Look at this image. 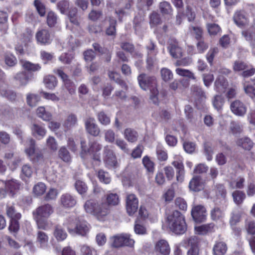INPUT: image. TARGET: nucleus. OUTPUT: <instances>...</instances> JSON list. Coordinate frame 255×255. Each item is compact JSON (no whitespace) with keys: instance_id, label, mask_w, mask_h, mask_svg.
Masks as SVG:
<instances>
[{"instance_id":"obj_28","label":"nucleus","mask_w":255,"mask_h":255,"mask_svg":"<svg viewBox=\"0 0 255 255\" xmlns=\"http://www.w3.org/2000/svg\"><path fill=\"white\" fill-rule=\"evenodd\" d=\"M125 138L129 142H135L138 137V132L134 129L127 128L124 131Z\"/></svg>"},{"instance_id":"obj_7","label":"nucleus","mask_w":255,"mask_h":255,"mask_svg":"<svg viewBox=\"0 0 255 255\" xmlns=\"http://www.w3.org/2000/svg\"><path fill=\"white\" fill-rule=\"evenodd\" d=\"M184 244L189 248L187 255H200L202 239L196 236H191L184 240Z\"/></svg>"},{"instance_id":"obj_31","label":"nucleus","mask_w":255,"mask_h":255,"mask_svg":"<svg viewBox=\"0 0 255 255\" xmlns=\"http://www.w3.org/2000/svg\"><path fill=\"white\" fill-rule=\"evenodd\" d=\"M20 219L13 218L9 219L8 230V231L14 236H16L20 230Z\"/></svg>"},{"instance_id":"obj_18","label":"nucleus","mask_w":255,"mask_h":255,"mask_svg":"<svg viewBox=\"0 0 255 255\" xmlns=\"http://www.w3.org/2000/svg\"><path fill=\"white\" fill-rule=\"evenodd\" d=\"M167 50L172 57L175 59L180 58L183 56V50L179 46L178 42L176 41L171 42L168 44Z\"/></svg>"},{"instance_id":"obj_49","label":"nucleus","mask_w":255,"mask_h":255,"mask_svg":"<svg viewBox=\"0 0 255 255\" xmlns=\"http://www.w3.org/2000/svg\"><path fill=\"white\" fill-rule=\"evenodd\" d=\"M36 114L38 117L44 121H49L51 119V115L50 113L46 111L43 107H39L36 110Z\"/></svg>"},{"instance_id":"obj_43","label":"nucleus","mask_w":255,"mask_h":255,"mask_svg":"<svg viewBox=\"0 0 255 255\" xmlns=\"http://www.w3.org/2000/svg\"><path fill=\"white\" fill-rule=\"evenodd\" d=\"M58 16L56 13L52 11L48 12L46 18V22L50 27L55 26L57 22Z\"/></svg>"},{"instance_id":"obj_48","label":"nucleus","mask_w":255,"mask_h":255,"mask_svg":"<svg viewBox=\"0 0 255 255\" xmlns=\"http://www.w3.org/2000/svg\"><path fill=\"white\" fill-rule=\"evenodd\" d=\"M33 5L35 7L37 12L41 17H43L46 14V6L40 0H35Z\"/></svg>"},{"instance_id":"obj_42","label":"nucleus","mask_w":255,"mask_h":255,"mask_svg":"<svg viewBox=\"0 0 255 255\" xmlns=\"http://www.w3.org/2000/svg\"><path fill=\"white\" fill-rule=\"evenodd\" d=\"M4 60L5 64L9 67H14L17 63L16 57L12 53H5Z\"/></svg>"},{"instance_id":"obj_2","label":"nucleus","mask_w":255,"mask_h":255,"mask_svg":"<svg viewBox=\"0 0 255 255\" xmlns=\"http://www.w3.org/2000/svg\"><path fill=\"white\" fill-rule=\"evenodd\" d=\"M105 202L99 203L97 200L90 199L86 201L84 208L87 213L96 217L98 220L103 221L110 213V209H108Z\"/></svg>"},{"instance_id":"obj_50","label":"nucleus","mask_w":255,"mask_h":255,"mask_svg":"<svg viewBox=\"0 0 255 255\" xmlns=\"http://www.w3.org/2000/svg\"><path fill=\"white\" fill-rule=\"evenodd\" d=\"M46 186L42 182H38L33 188V192L36 196L42 195L46 191Z\"/></svg>"},{"instance_id":"obj_57","label":"nucleus","mask_w":255,"mask_h":255,"mask_svg":"<svg viewBox=\"0 0 255 255\" xmlns=\"http://www.w3.org/2000/svg\"><path fill=\"white\" fill-rule=\"evenodd\" d=\"M33 173V168L31 166L28 164H24L21 167V173L20 174L22 178H30Z\"/></svg>"},{"instance_id":"obj_17","label":"nucleus","mask_w":255,"mask_h":255,"mask_svg":"<svg viewBox=\"0 0 255 255\" xmlns=\"http://www.w3.org/2000/svg\"><path fill=\"white\" fill-rule=\"evenodd\" d=\"M230 109L234 115L239 117L244 116L247 111L246 105L239 100H236L231 104Z\"/></svg>"},{"instance_id":"obj_61","label":"nucleus","mask_w":255,"mask_h":255,"mask_svg":"<svg viewBox=\"0 0 255 255\" xmlns=\"http://www.w3.org/2000/svg\"><path fill=\"white\" fill-rule=\"evenodd\" d=\"M69 1L67 0H60L57 4L58 9L62 14H64L68 11L69 9Z\"/></svg>"},{"instance_id":"obj_36","label":"nucleus","mask_w":255,"mask_h":255,"mask_svg":"<svg viewBox=\"0 0 255 255\" xmlns=\"http://www.w3.org/2000/svg\"><path fill=\"white\" fill-rule=\"evenodd\" d=\"M44 83L46 87L53 90L57 85V80L53 75H47L44 78Z\"/></svg>"},{"instance_id":"obj_63","label":"nucleus","mask_w":255,"mask_h":255,"mask_svg":"<svg viewBox=\"0 0 255 255\" xmlns=\"http://www.w3.org/2000/svg\"><path fill=\"white\" fill-rule=\"evenodd\" d=\"M207 28L209 34L211 35H216L221 30L219 25L215 23H208Z\"/></svg>"},{"instance_id":"obj_23","label":"nucleus","mask_w":255,"mask_h":255,"mask_svg":"<svg viewBox=\"0 0 255 255\" xmlns=\"http://www.w3.org/2000/svg\"><path fill=\"white\" fill-rule=\"evenodd\" d=\"M5 214L9 219H21L22 215L20 212L17 211L15 204L14 203H7L5 206Z\"/></svg>"},{"instance_id":"obj_1","label":"nucleus","mask_w":255,"mask_h":255,"mask_svg":"<svg viewBox=\"0 0 255 255\" xmlns=\"http://www.w3.org/2000/svg\"><path fill=\"white\" fill-rule=\"evenodd\" d=\"M102 148V145L97 140L92 139L89 140L87 143L84 139L80 140V157L85 159L88 156H90L93 161L101 162L100 151Z\"/></svg>"},{"instance_id":"obj_62","label":"nucleus","mask_w":255,"mask_h":255,"mask_svg":"<svg viewBox=\"0 0 255 255\" xmlns=\"http://www.w3.org/2000/svg\"><path fill=\"white\" fill-rule=\"evenodd\" d=\"M74 57L73 53H63L59 57V60L63 64H69L71 63Z\"/></svg>"},{"instance_id":"obj_22","label":"nucleus","mask_w":255,"mask_h":255,"mask_svg":"<svg viewBox=\"0 0 255 255\" xmlns=\"http://www.w3.org/2000/svg\"><path fill=\"white\" fill-rule=\"evenodd\" d=\"M93 118H89L85 121V128L87 132L94 136H98L100 130L97 125L94 123Z\"/></svg>"},{"instance_id":"obj_59","label":"nucleus","mask_w":255,"mask_h":255,"mask_svg":"<svg viewBox=\"0 0 255 255\" xmlns=\"http://www.w3.org/2000/svg\"><path fill=\"white\" fill-rule=\"evenodd\" d=\"M162 79L165 82H167L173 79V75L172 71L166 68H163L160 70Z\"/></svg>"},{"instance_id":"obj_11","label":"nucleus","mask_w":255,"mask_h":255,"mask_svg":"<svg viewBox=\"0 0 255 255\" xmlns=\"http://www.w3.org/2000/svg\"><path fill=\"white\" fill-rule=\"evenodd\" d=\"M126 210L129 216L136 212L138 208V199L134 194H128L126 196Z\"/></svg>"},{"instance_id":"obj_45","label":"nucleus","mask_w":255,"mask_h":255,"mask_svg":"<svg viewBox=\"0 0 255 255\" xmlns=\"http://www.w3.org/2000/svg\"><path fill=\"white\" fill-rule=\"evenodd\" d=\"M33 218L36 223L38 229L43 230H46L47 229L48 227V223L47 220V218L35 216H33Z\"/></svg>"},{"instance_id":"obj_55","label":"nucleus","mask_w":255,"mask_h":255,"mask_svg":"<svg viewBox=\"0 0 255 255\" xmlns=\"http://www.w3.org/2000/svg\"><path fill=\"white\" fill-rule=\"evenodd\" d=\"M75 187L77 191L81 195L86 193L88 190L86 184L80 180H78L75 182Z\"/></svg>"},{"instance_id":"obj_25","label":"nucleus","mask_w":255,"mask_h":255,"mask_svg":"<svg viewBox=\"0 0 255 255\" xmlns=\"http://www.w3.org/2000/svg\"><path fill=\"white\" fill-rule=\"evenodd\" d=\"M189 188L194 192H199L204 188V184L202 178L199 176H194L190 181Z\"/></svg>"},{"instance_id":"obj_46","label":"nucleus","mask_w":255,"mask_h":255,"mask_svg":"<svg viewBox=\"0 0 255 255\" xmlns=\"http://www.w3.org/2000/svg\"><path fill=\"white\" fill-rule=\"evenodd\" d=\"M232 196L234 202L238 205L241 204L246 198L245 193L243 191L240 190L234 191L232 193Z\"/></svg>"},{"instance_id":"obj_20","label":"nucleus","mask_w":255,"mask_h":255,"mask_svg":"<svg viewBox=\"0 0 255 255\" xmlns=\"http://www.w3.org/2000/svg\"><path fill=\"white\" fill-rule=\"evenodd\" d=\"M19 62L22 69L30 74L32 72L39 71L41 69V66L39 63H33L23 59L20 60Z\"/></svg>"},{"instance_id":"obj_13","label":"nucleus","mask_w":255,"mask_h":255,"mask_svg":"<svg viewBox=\"0 0 255 255\" xmlns=\"http://www.w3.org/2000/svg\"><path fill=\"white\" fill-rule=\"evenodd\" d=\"M0 182L4 184L5 191L11 197H13L20 188V182L14 179L6 181L0 179Z\"/></svg>"},{"instance_id":"obj_41","label":"nucleus","mask_w":255,"mask_h":255,"mask_svg":"<svg viewBox=\"0 0 255 255\" xmlns=\"http://www.w3.org/2000/svg\"><path fill=\"white\" fill-rule=\"evenodd\" d=\"M159 7L161 13L163 15H171L172 13V6L168 2L163 1L160 2Z\"/></svg>"},{"instance_id":"obj_64","label":"nucleus","mask_w":255,"mask_h":255,"mask_svg":"<svg viewBox=\"0 0 255 255\" xmlns=\"http://www.w3.org/2000/svg\"><path fill=\"white\" fill-rule=\"evenodd\" d=\"M134 231L136 234L144 235L146 234V229L142 225L139 224V221L137 219L134 223Z\"/></svg>"},{"instance_id":"obj_56","label":"nucleus","mask_w":255,"mask_h":255,"mask_svg":"<svg viewBox=\"0 0 255 255\" xmlns=\"http://www.w3.org/2000/svg\"><path fill=\"white\" fill-rule=\"evenodd\" d=\"M77 122V119L75 115L71 114L69 115L65 120L64 125L67 128H70L73 127Z\"/></svg>"},{"instance_id":"obj_35","label":"nucleus","mask_w":255,"mask_h":255,"mask_svg":"<svg viewBox=\"0 0 255 255\" xmlns=\"http://www.w3.org/2000/svg\"><path fill=\"white\" fill-rule=\"evenodd\" d=\"M59 157L64 162L69 163L72 160V157L69 151L65 146H62L58 151Z\"/></svg>"},{"instance_id":"obj_37","label":"nucleus","mask_w":255,"mask_h":255,"mask_svg":"<svg viewBox=\"0 0 255 255\" xmlns=\"http://www.w3.org/2000/svg\"><path fill=\"white\" fill-rule=\"evenodd\" d=\"M97 176L99 181L104 184H109L111 182V178L109 173L103 169L99 170Z\"/></svg>"},{"instance_id":"obj_60","label":"nucleus","mask_w":255,"mask_h":255,"mask_svg":"<svg viewBox=\"0 0 255 255\" xmlns=\"http://www.w3.org/2000/svg\"><path fill=\"white\" fill-rule=\"evenodd\" d=\"M97 117L101 124L107 126L110 124V118L104 111L99 112L97 114Z\"/></svg>"},{"instance_id":"obj_14","label":"nucleus","mask_w":255,"mask_h":255,"mask_svg":"<svg viewBox=\"0 0 255 255\" xmlns=\"http://www.w3.org/2000/svg\"><path fill=\"white\" fill-rule=\"evenodd\" d=\"M104 161L107 166L109 167L116 166L117 164L116 156L109 146L107 145L104 147Z\"/></svg>"},{"instance_id":"obj_47","label":"nucleus","mask_w":255,"mask_h":255,"mask_svg":"<svg viewBox=\"0 0 255 255\" xmlns=\"http://www.w3.org/2000/svg\"><path fill=\"white\" fill-rule=\"evenodd\" d=\"M0 95L5 97L8 100L14 102L17 98L16 93L10 90H3L0 89Z\"/></svg>"},{"instance_id":"obj_53","label":"nucleus","mask_w":255,"mask_h":255,"mask_svg":"<svg viewBox=\"0 0 255 255\" xmlns=\"http://www.w3.org/2000/svg\"><path fill=\"white\" fill-rule=\"evenodd\" d=\"M204 149L205 154L207 159L210 161L212 159V155L213 154V149L212 147V143L209 141H205L204 143Z\"/></svg>"},{"instance_id":"obj_26","label":"nucleus","mask_w":255,"mask_h":255,"mask_svg":"<svg viewBox=\"0 0 255 255\" xmlns=\"http://www.w3.org/2000/svg\"><path fill=\"white\" fill-rule=\"evenodd\" d=\"M227 250L228 247L225 242L217 241L213 246V253L214 255H224Z\"/></svg>"},{"instance_id":"obj_52","label":"nucleus","mask_w":255,"mask_h":255,"mask_svg":"<svg viewBox=\"0 0 255 255\" xmlns=\"http://www.w3.org/2000/svg\"><path fill=\"white\" fill-rule=\"evenodd\" d=\"M153 2V0H137L136 6L141 10H149Z\"/></svg>"},{"instance_id":"obj_38","label":"nucleus","mask_w":255,"mask_h":255,"mask_svg":"<svg viewBox=\"0 0 255 255\" xmlns=\"http://www.w3.org/2000/svg\"><path fill=\"white\" fill-rule=\"evenodd\" d=\"M33 37V31L30 28H26L25 31L22 32L20 36V40L25 45L30 42Z\"/></svg>"},{"instance_id":"obj_34","label":"nucleus","mask_w":255,"mask_h":255,"mask_svg":"<svg viewBox=\"0 0 255 255\" xmlns=\"http://www.w3.org/2000/svg\"><path fill=\"white\" fill-rule=\"evenodd\" d=\"M109 26L106 29V34L108 36H116L117 20L112 17H109Z\"/></svg>"},{"instance_id":"obj_15","label":"nucleus","mask_w":255,"mask_h":255,"mask_svg":"<svg viewBox=\"0 0 255 255\" xmlns=\"http://www.w3.org/2000/svg\"><path fill=\"white\" fill-rule=\"evenodd\" d=\"M59 204L64 209H71L76 205V198L70 193H64L60 198Z\"/></svg>"},{"instance_id":"obj_16","label":"nucleus","mask_w":255,"mask_h":255,"mask_svg":"<svg viewBox=\"0 0 255 255\" xmlns=\"http://www.w3.org/2000/svg\"><path fill=\"white\" fill-rule=\"evenodd\" d=\"M154 250L157 255H169L170 253V246L164 239H160L155 243Z\"/></svg>"},{"instance_id":"obj_19","label":"nucleus","mask_w":255,"mask_h":255,"mask_svg":"<svg viewBox=\"0 0 255 255\" xmlns=\"http://www.w3.org/2000/svg\"><path fill=\"white\" fill-rule=\"evenodd\" d=\"M215 230L216 226L213 223L203 224L195 227V232L198 235L203 236L214 233Z\"/></svg>"},{"instance_id":"obj_54","label":"nucleus","mask_w":255,"mask_h":255,"mask_svg":"<svg viewBox=\"0 0 255 255\" xmlns=\"http://www.w3.org/2000/svg\"><path fill=\"white\" fill-rule=\"evenodd\" d=\"M244 89L245 93L252 99H255V88L252 84H250V81H245L244 83Z\"/></svg>"},{"instance_id":"obj_51","label":"nucleus","mask_w":255,"mask_h":255,"mask_svg":"<svg viewBox=\"0 0 255 255\" xmlns=\"http://www.w3.org/2000/svg\"><path fill=\"white\" fill-rule=\"evenodd\" d=\"M142 163L147 171L153 173L154 171V163L151 161L149 156H144L142 160Z\"/></svg>"},{"instance_id":"obj_9","label":"nucleus","mask_w":255,"mask_h":255,"mask_svg":"<svg viewBox=\"0 0 255 255\" xmlns=\"http://www.w3.org/2000/svg\"><path fill=\"white\" fill-rule=\"evenodd\" d=\"M35 39L38 44L48 45L52 43L53 35L48 29L42 28L37 30L35 34Z\"/></svg>"},{"instance_id":"obj_30","label":"nucleus","mask_w":255,"mask_h":255,"mask_svg":"<svg viewBox=\"0 0 255 255\" xmlns=\"http://www.w3.org/2000/svg\"><path fill=\"white\" fill-rule=\"evenodd\" d=\"M108 75L111 80L115 81L125 90H128V87L126 82L121 79L120 74L114 71H109Z\"/></svg>"},{"instance_id":"obj_5","label":"nucleus","mask_w":255,"mask_h":255,"mask_svg":"<svg viewBox=\"0 0 255 255\" xmlns=\"http://www.w3.org/2000/svg\"><path fill=\"white\" fill-rule=\"evenodd\" d=\"M137 80L140 88L143 90H149L150 92V99L155 104L157 103L158 91L157 89V81L154 76H149L144 73L140 74Z\"/></svg>"},{"instance_id":"obj_27","label":"nucleus","mask_w":255,"mask_h":255,"mask_svg":"<svg viewBox=\"0 0 255 255\" xmlns=\"http://www.w3.org/2000/svg\"><path fill=\"white\" fill-rule=\"evenodd\" d=\"M162 19L159 13L153 11L149 15V23L151 27H155L162 23Z\"/></svg>"},{"instance_id":"obj_21","label":"nucleus","mask_w":255,"mask_h":255,"mask_svg":"<svg viewBox=\"0 0 255 255\" xmlns=\"http://www.w3.org/2000/svg\"><path fill=\"white\" fill-rule=\"evenodd\" d=\"M234 22L239 27L246 26L249 23V19L243 10H237L233 16Z\"/></svg>"},{"instance_id":"obj_12","label":"nucleus","mask_w":255,"mask_h":255,"mask_svg":"<svg viewBox=\"0 0 255 255\" xmlns=\"http://www.w3.org/2000/svg\"><path fill=\"white\" fill-rule=\"evenodd\" d=\"M54 212L53 208L50 204L42 205L32 212V216L35 217L48 218Z\"/></svg>"},{"instance_id":"obj_32","label":"nucleus","mask_w":255,"mask_h":255,"mask_svg":"<svg viewBox=\"0 0 255 255\" xmlns=\"http://www.w3.org/2000/svg\"><path fill=\"white\" fill-rule=\"evenodd\" d=\"M106 202H105L107 204V208L110 209V206H116L119 202V195L116 193H110L106 195Z\"/></svg>"},{"instance_id":"obj_39","label":"nucleus","mask_w":255,"mask_h":255,"mask_svg":"<svg viewBox=\"0 0 255 255\" xmlns=\"http://www.w3.org/2000/svg\"><path fill=\"white\" fill-rule=\"evenodd\" d=\"M40 100V97L37 94L29 93L26 96V103L30 107H35Z\"/></svg>"},{"instance_id":"obj_4","label":"nucleus","mask_w":255,"mask_h":255,"mask_svg":"<svg viewBox=\"0 0 255 255\" xmlns=\"http://www.w3.org/2000/svg\"><path fill=\"white\" fill-rule=\"evenodd\" d=\"M69 234H78L82 236H85L89 231L88 224L79 217L68 218L66 221L63 223Z\"/></svg>"},{"instance_id":"obj_8","label":"nucleus","mask_w":255,"mask_h":255,"mask_svg":"<svg viewBox=\"0 0 255 255\" xmlns=\"http://www.w3.org/2000/svg\"><path fill=\"white\" fill-rule=\"evenodd\" d=\"M113 247L119 248L123 247H133L134 244V240L131 238L129 234H122L114 236L112 238Z\"/></svg>"},{"instance_id":"obj_6","label":"nucleus","mask_w":255,"mask_h":255,"mask_svg":"<svg viewBox=\"0 0 255 255\" xmlns=\"http://www.w3.org/2000/svg\"><path fill=\"white\" fill-rule=\"evenodd\" d=\"M25 152L33 164L37 163L43 159V155L41 151L36 150L35 141L32 138L28 140Z\"/></svg>"},{"instance_id":"obj_40","label":"nucleus","mask_w":255,"mask_h":255,"mask_svg":"<svg viewBox=\"0 0 255 255\" xmlns=\"http://www.w3.org/2000/svg\"><path fill=\"white\" fill-rule=\"evenodd\" d=\"M54 236L58 241H64L67 237L66 232L60 226L55 227Z\"/></svg>"},{"instance_id":"obj_10","label":"nucleus","mask_w":255,"mask_h":255,"mask_svg":"<svg viewBox=\"0 0 255 255\" xmlns=\"http://www.w3.org/2000/svg\"><path fill=\"white\" fill-rule=\"evenodd\" d=\"M191 216L193 220L197 223H201L206 221L207 213L206 208L201 205L193 207L191 211Z\"/></svg>"},{"instance_id":"obj_44","label":"nucleus","mask_w":255,"mask_h":255,"mask_svg":"<svg viewBox=\"0 0 255 255\" xmlns=\"http://www.w3.org/2000/svg\"><path fill=\"white\" fill-rule=\"evenodd\" d=\"M48 236L45 232L41 231L37 232L36 241L41 247L46 246L48 243Z\"/></svg>"},{"instance_id":"obj_24","label":"nucleus","mask_w":255,"mask_h":255,"mask_svg":"<svg viewBox=\"0 0 255 255\" xmlns=\"http://www.w3.org/2000/svg\"><path fill=\"white\" fill-rule=\"evenodd\" d=\"M228 85L227 79L223 75H219L214 84L215 90L220 94L224 93Z\"/></svg>"},{"instance_id":"obj_29","label":"nucleus","mask_w":255,"mask_h":255,"mask_svg":"<svg viewBox=\"0 0 255 255\" xmlns=\"http://www.w3.org/2000/svg\"><path fill=\"white\" fill-rule=\"evenodd\" d=\"M237 144L247 150H250L254 146L253 141L248 137L238 139L236 141Z\"/></svg>"},{"instance_id":"obj_3","label":"nucleus","mask_w":255,"mask_h":255,"mask_svg":"<svg viewBox=\"0 0 255 255\" xmlns=\"http://www.w3.org/2000/svg\"><path fill=\"white\" fill-rule=\"evenodd\" d=\"M170 230L176 235H182L187 230V224L184 216L178 211L175 210L167 218Z\"/></svg>"},{"instance_id":"obj_58","label":"nucleus","mask_w":255,"mask_h":255,"mask_svg":"<svg viewBox=\"0 0 255 255\" xmlns=\"http://www.w3.org/2000/svg\"><path fill=\"white\" fill-rule=\"evenodd\" d=\"M175 72L177 74L180 76L187 77L193 80L196 79L194 74L189 70L178 68L176 69Z\"/></svg>"},{"instance_id":"obj_33","label":"nucleus","mask_w":255,"mask_h":255,"mask_svg":"<svg viewBox=\"0 0 255 255\" xmlns=\"http://www.w3.org/2000/svg\"><path fill=\"white\" fill-rule=\"evenodd\" d=\"M31 77V74L26 71H22L17 73L15 76L14 78L19 82L20 85L24 86L27 84Z\"/></svg>"}]
</instances>
